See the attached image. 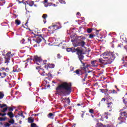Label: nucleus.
Returning a JSON list of instances; mask_svg holds the SVG:
<instances>
[{
	"label": "nucleus",
	"instance_id": "f257e3e1",
	"mask_svg": "<svg viewBox=\"0 0 127 127\" xmlns=\"http://www.w3.org/2000/svg\"><path fill=\"white\" fill-rule=\"evenodd\" d=\"M56 91L61 96H68L72 92V83L64 82L58 86Z\"/></svg>",
	"mask_w": 127,
	"mask_h": 127
},
{
	"label": "nucleus",
	"instance_id": "f03ea898",
	"mask_svg": "<svg viewBox=\"0 0 127 127\" xmlns=\"http://www.w3.org/2000/svg\"><path fill=\"white\" fill-rule=\"evenodd\" d=\"M102 55L104 56L103 59L104 60L99 59V62L103 65L112 64L114 60L116 59V55L113 52H106L104 53Z\"/></svg>",
	"mask_w": 127,
	"mask_h": 127
},
{
	"label": "nucleus",
	"instance_id": "7ed1b4c3",
	"mask_svg": "<svg viewBox=\"0 0 127 127\" xmlns=\"http://www.w3.org/2000/svg\"><path fill=\"white\" fill-rule=\"evenodd\" d=\"M126 108H124L120 110V117L118 119L119 123L116 125V127H119L120 125H122L123 123H126V121H127L126 118H127V111H126Z\"/></svg>",
	"mask_w": 127,
	"mask_h": 127
},
{
	"label": "nucleus",
	"instance_id": "20e7f679",
	"mask_svg": "<svg viewBox=\"0 0 127 127\" xmlns=\"http://www.w3.org/2000/svg\"><path fill=\"white\" fill-rule=\"evenodd\" d=\"M34 35L36 36L35 37L36 39L35 42L36 43L39 44L40 42H41L42 40L45 43H46V40L42 37V35H39L38 34H34Z\"/></svg>",
	"mask_w": 127,
	"mask_h": 127
},
{
	"label": "nucleus",
	"instance_id": "39448f33",
	"mask_svg": "<svg viewBox=\"0 0 127 127\" xmlns=\"http://www.w3.org/2000/svg\"><path fill=\"white\" fill-rule=\"evenodd\" d=\"M31 60H33V61H34L35 62H39V63L42 62V59H41V57H38L37 56H34L33 59H27L26 61L27 62H29V61H31Z\"/></svg>",
	"mask_w": 127,
	"mask_h": 127
},
{
	"label": "nucleus",
	"instance_id": "423d86ee",
	"mask_svg": "<svg viewBox=\"0 0 127 127\" xmlns=\"http://www.w3.org/2000/svg\"><path fill=\"white\" fill-rule=\"evenodd\" d=\"M86 44V43L85 42H76L74 45L75 47H77V46H81V47H85V45Z\"/></svg>",
	"mask_w": 127,
	"mask_h": 127
},
{
	"label": "nucleus",
	"instance_id": "0eeeda50",
	"mask_svg": "<svg viewBox=\"0 0 127 127\" xmlns=\"http://www.w3.org/2000/svg\"><path fill=\"white\" fill-rule=\"evenodd\" d=\"M91 64V67H98L99 66V61L98 60L92 61Z\"/></svg>",
	"mask_w": 127,
	"mask_h": 127
},
{
	"label": "nucleus",
	"instance_id": "6e6552de",
	"mask_svg": "<svg viewBox=\"0 0 127 127\" xmlns=\"http://www.w3.org/2000/svg\"><path fill=\"white\" fill-rule=\"evenodd\" d=\"M107 119H108V113H105L104 114L102 115L101 118H100L99 120L100 121L103 122L104 120H107Z\"/></svg>",
	"mask_w": 127,
	"mask_h": 127
},
{
	"label": "nucleus",
	"instance_id": "1a4fd4ad",
	"mask_svg": "<svg viewBox=\"0 0 127 127\" xmlns=\"http://www.w3.org/2000/svg\"><path fill=\"white\" fill-rule=\"evenodd\" d=\"M49 29H53L54 31L57 30V29H59V27L56 25L50 26L48 27Z\"/></svg>",
	"mask_w": 127,
	"mask_h": 127
},
{
	"label": "nucleus",
	"instance_id": "9d476101",
	"mask_svg": "<svg viewBox=\"0 0 127 127\" xmlns=\"http://www.w3.org/2000/svg\"><path fill=\"white\" fill-rule=\"evenodd\" d=\"M55 67V64H48L47 65L45 66V68L47 67V69H52Z\"/></svg>",
	"mask_w": 127,
	"mask_h": 127
},
{
	"label": "nucleus",
	"instance_id": "9b49d317",
	"mask_svg": "<svg viewBox=\"0 0 127 127\" xmlns=\"http://www.w3.org/2000/svg\"><path fill=\"white\" fill-rule=\"evenodd\" d=\"M86 40V37L84 36H78L77 37V41L78 42H84V40Z\"/></svg>",
	"mask_w": 127,
	"mask_h": 127
},
{
	"label": "nucleus",
	"instance_id": "f8f14e48",
	"mask_svg": "<svg viewBox=\"0 0 127 127\" xmlns=\"http://www.w3.org/2000/svg\"><path fill=\"white\" fill-rule=\"evenodd\" d=\"M75 51H76L78 56L83 55V50H80L79 48L75 49Z\"/></svg>",
	"mask_w": 127,
	"mask_h": 127
},
{
	"label": "nucleus",
	"instance_id": "ddd939ff",
	"mask_svg": "<svg viewBox=\"0 0 127 127\" xmlns=\"http://www.w3.org/2000/svg\"><path fill=\"white\" fill-rule=\"evenodd\" d=\"M107 106L108 109H109L110 110H112L113 109V107H114V104L112 102H108L107 103Z\"/></svg>",
	"mask_w": 127,
	"mask_h": 127
},
{
	"label": "nucleus",
	"instance_id": "4468645a",
	"mask_svg": "<svg viewBox=\"0 0 127 127\" xmlns=\"http://www.w3.org/2000/svg\"><path fill=\"white\" fill-rule=\"evenodd\" d=\"M66 51L67 52H72V53H74V52H76L75 49L74 48H67L66 49Z\"/></svg>",
	"mask_w": 127,
	"mask_h": 127
},
{
	"label": "nucleus",
	"instance_id": "2eb2a0df",
	"mask_svg": "<svg viewBox=\"0 0 127 127\" xmlns=\"http://www.w3.org/2000/svg\"><path fill=\"white\" fill-rule=\"evenodd\" d=\"M13 55H14V54H11V52H8L6 54L5 57H6L7 58H9V59H10V58H11V57H12V56H13Z\"/></svg>",
	"mask_w": 127,
	"mask_h": 127
},
{
	"label": "nucleus",
	"instance_id": "dca6fc26",
	"mask_svg": "<svg viewBox=\"0 0 127 127\" xmlns=\"http://www.w3.org/2000/svg\"><path fill=\"white\" fill-rule=\"evenodd\" d=\"M89 67H91V64H86V66H81V69H82V70L86 72V69H88Z\"/></svg>",
	"mask_w": 127,
	"mask_h": 127
},
{
	"label": "nucleus",
	"instance_id": "f3484780",
	"mask_svg": "<svg viewBox=\"0 0 127 127\" xmlns=\"http://www.w3.org/2000/svg\"><path fill=\"white\" fill-rule=\"evenodd\" d=\"M28 122L29 124H33L34 123V119H32V117H29L28 118Z\"/></svg>",
	"mask_w": 127,
	"mask_h": 127
},
{
	"label": "nucleus",
	"instance_id": "a211bd4d",
	"mask_svg": "<svg viewBox=\"0 0 127 127\" xmlns=\"http://www.w3.org/2000/svg\"><path fill=\"white\" fill-rule=\"evenodd\" d=\"M106 100H107V102H111V100H113V98L112 97L110 96L109 94H108L106 95Z\"/></svg>",
	"mask_w": 127,
	"mask_h": 127
},
{
	"label": "nucleus",
	"instance_id": "6ab92c4d",
	"mask_svg": "<svg viewBox=\"0 0 127 127\" xmlns=\"http://www.w3.org/2000/svg\"><path fill=\"white\" fill-rule=\"evenodd\" d=\"M47 16H48V15L47 14H43L42 18L45 19V20H43L44 23H46V18H47Z\"/></svg>",
	"mask_w": 127,
	"mask_h": 127
},
{
	"label": "nucleus",
	"instance_id": "aec40b11",
	"mask_svg": "<svg viewBox=\"0 0 127 127\" xmlns=\"http://www.w3.org/2000/svg\"><path fill=\"white\" fill-rule=\"evenodd\" d=\"M48 118H49V119H54V114H53V113H50L48 116H47Z\"/></svg>",
	"mask_w": 127,
	"mask_h": 127
},
{
	"label": "nucleus",
	"instance_id": "412c9836",
	"mask_svg": "<svg viewBox=\"0 0 127 127\" xmlns=\"http://www.w3.org/2000/svg\"><path fill=\"white\" fill-rule=\"evenodd\" d=\"M7 116H8V117H9L10 119H12V118H13V117H14V115H13V113H12V112H8L7 114Z\"/></svg>",
	"mask_w": 127,
	"mask_h": 127
},
{
	"label": "nucleus",
	"instance_id": "4be33fe9",
	"mask_svg": "<svg viewBox=\"0 0 127 127\" xmlns=\"http://www.w3.org/2000/svg\"><path fill=\"white\" fill-rule=\"evenodd\" d=\"M12 71L14 72V73H17L18 72V68H17V65H15L13 67V70Z\"/></svg>",
	"mask_w": 127,
	"mask_h": 127
},
{
	"label": "nucleus",
	"instance_id": "5701e85b",
	"mask_svg": "<svg viewBox=\"0 0 127 127\" xmlns=\"http://www.w3.org/2000/svg\"><path fill=\"white\" fill-rule=\"evenodd\" d=\"M78 56L80 62H83L82 60L84 59V56L83 55H79Z\"/></svg>",
	"mask_w": 127,
	"mask_h": 127
},
{
	"label": "nucleus",
	"instance_id": "b1692460",
	"mask_svg": "<svg viewBox=\"0 0 127 127\" xmlns=\"http://www.w3.org/2000/svg\"><path fill=\"white\" fill-rule=\"evenodd\" d=\"M73 73H75L76 75L78 76H81V74L80 73V69H76Z\"/></svg>",
	"mask_w": 127,
	"mask_h": 127
},
{
	"label": "nucleus",
	"instance_id": "393cba45",
	"mask_svg": "<svg viewBox=\"0 0 127 127\" xmlns=\"http://www.w3.org/2000/svg\"><path fill=\"white\" fill-rule=\"evenodd\" d=\"M96 127H106V126H104L102 123H98L96 125Z\"/></svg>",
	"mask_w": 127,
	"mask_h": 127
},
{
	"label": "nucleus",
	"instance_id": "a878e982",
	"mask_svg": "<svg viewBox=\"0 0 127 127\" xmlns=\"http://www.w3.org/2000/svg\"><path fill=\"white\" fill-rule=\"evenodd\" d=\"M9 60H10V59L8 58H6V57H5V61L4 63H9Z\"/></svg>",
	"mask_w": 127,
	"mask_h": 127
},
{
	"label": "nucleus",
	"instance_id": "bb28decb",
	"mask_svg": "<svg viewBox=\"0 0 127 127\" xmlns=\"http://www.w3.org/2000/svg\"><path fill=\"white\" fill-rule=\"evenodd\" d=\"M48 31L50 34H53V33H54L55 32V31L54 30H53V29H50V30H48Z\"/></svg>",
	"mask_w": 127,
	"mask_h": 127
},
{
	"label": "nucleus",
	"instance_id": "cd10ccee",
	"mask_svg": "<svg viewBox=\"0 0 127 127\" xmlns=\"http://www.w3.org/2000/svg\"><path fill=\"white\" fill-rule=\"evenodd\" d=\"M15 24H16L17 25H19V24H20L21 22H20V20H18V19H16L15 20Z\"/></svg>",
	"mask_w": 127,
	"mask_h": 127
},
{
	"label": "nucleus",
	"instance_id": "c85d7f7f",
	"mask_svg": "<svg viewBox=\"0 0 127 127\" xmlns=\"http://www.w3.org/2000/svg\"><path fill=\"white\" fill-rule=\"evenodd\" d=\"M3 97H4V94H3V93L2 92H0V100L3 99Z\"/></svg>",
	"mask_w": 127,
	"mask_h": 127
},
{
	"label": "nucleus",
	"instance_id": "c756f323",
	"mask_svg": "<svg viewBox=\"0 0 127 127\" xmlns=\"http://www.w3.org/2000/svg\"><path fill=\"white\" fill-rule=\"evenodd\" d=\"M93 32V29L91 28H87V32L88 33H91V32Z\"/></svg>",
	"mask_w": 127,
	"mask_h": 127
},
{
	"label": "nucleus",
	"instance_id": "7c9ffc66",
	"mask_svg": "<svg viewBox=\"0 0 127 127\" xmlns=\"http://www.w3.org/2000/svg\"><path fill=\"white\" fill-rule=\"evenodd\" d=\"M84 77L83 79H82V82H85L86 81V78L88 77V74L87 73H85L84 74Z\"/></svg>",
	"mask_w": 127,
	"mask_h": 127
},
{
	"label": "nucleus",
	"instance_id": "2f4dec72",
	"mask_svg": "<svg viewBox=\"0 0 127 127\" xmlns=\"http://www.w3.org/2000/svg\"><path fill=\"white\" fill-rule=\"evenodd\" d=\"M7 109H8V107H5L4 108H3V110L1 111L2 113H5L7 111Z\"/></svg>",
	"mask_w": 127,
	"mask_h": 127
},
{
	"label": "nucleus",
	"instance_id": "473e14b6",
	"mask_svg": "<svg viewBox=\"0 0 127 127\" xmlns=\"http://www.w3.org/2000/svg\"><path fill=\"white\" fill-rule=\"evenodd\" d=\"M84 72L85 71H84V70L82 68H81V69H79V73L80 74V75L84 74Z\"/></svg>",
	"mask_w": 127,
	"mask_h": 127
},
{
	"label": "nucleus",
	"instance_id": "72a5a7b5",
	"mask_svg": "<svg viewBox=\"0 0 127 127\" xmlns=\"http://www.w3.org/2000/svg\"><path fill=\"white\" fill-rule=\"evenodd\" d=\"M77 106H78V107L80 106L81 107V108H84V107H85L84 106V103L83 102H82L81 103H78Z\"/></svg>",
	"mask_w": 127,
	"mask_h": 127
},
{
	"label": "nucleus",
	"instance_id": "f704fd0d",
	"mask_svg": "<svg viewBox=\"0 0 127 127\" xmlns=\"http://www.w3.org/2000/svg\"><path fill=\"white\" fill-rule=\"evenodd\" d=\"M65 103H67V104H68V105H70V98H67L66 99V100L65 101Z\"/></svg>",
	"mask_w": 127,
	"mask_h": 127
},
{
	"label": "nucleus",
	"instance_id": "c9c22d12",
	"mask_svg": "<svg viewBox=\"0 0 127 127\" xmlns=\"http://www.w3.org/2000/svg\"><path fill=\"white\" fill-rule=\"evenodd\" d=\"M106 100H107V98H103L101 99V102L99 103V104L101 105V104H102L103 102H106Z\"/></svg>",
	"mask_w": 127,
	"mask_h": 127
},
{
	"label": "nucleus",
	"instance_id": "e433bc0d",
	"mask_svg": "<svg viewBox=\"0 0 127 127\" xmlns=\"http://www.w3.org/2000/svg\"><path fill=\"white\" fill-rule=\"evenodd\" d=\"M28 4L29 5H30V6H33V4H34V1H30Z\"/></svg>",
	"mask_w": 127,
	"mask_h": 127
},
{
	"label": "nucleus",
	"instance_id": "4c0bfd02",
	"mask_svg": "<svg viewBox=\"0 0 127 127\" xmlns=\"http://www.w3.org/2000/svg\"><path fill=\"white\" fill-rule=\"evenodd\" d=\"M4 107H5V108H6V107H7V105H6V104H3L2 105L0 104V108L1 109H2V108H3Z\"/></svg>",
	"mask_w": 127,
	"mask_h": 127
},
{
	"label": "nucleus",
	"instance_id": "58836bf2",
	"mask_svg": "<svg viewBox=\"0 0 127 127\" xmlns=\"http://www.w3.org/2000/svg\"><path fill=\"white\" fill-rule=\"evenodd\" d=\"M89 112L90 114H92L93 115L95 114V111H94V110L92 109H89Z\"/></svg>",
	"mask_w": 127,
	"mask_h": 127
},
{
	"label": "nucleus",
	"instance_id": "ea45409f",
	"mask_svg": "<svg viewBox=\"0 0 127 127\" xmlns=\"http://www.w3.org/2000/svg\"><path fill=\"white\" fill-rule=\"evenodd\" d=\"M31 127H39L37 126L36 124H35V123H32V124H31Z\"/></svg>",
	"mask_w": 127,
	"mask_h": 127
},
{
	"label": "nucleus",
	"instance_id": "a19ab883",
	"mask_svg": "<svg viewBox=\"0 0 127 127\" xmlns=\"http://www.w3.org/2000/svg\"><path fill=\"white\" fill-rule=\"evenodd\" d=\"M9 124H11V125H13L14 124V120L13 119H11V120L8 121Z\"/></svg>",
	"mask_w": 127,
	"mask_h": 127
},
{
	"label": "nucleus",
	"instance_id": "79ce46f5",
	"mask_svg": "<svg viewBox=\"0 0 127 127\" xmlns=\"http://www.w3.org/2000/svg\"><path fill=\"white\" fill-rule=\"evenodd\" d=\"M11 125L8 123H6L4 125V127H10Z\"/></svg>",
	"mask_w": 127,
	"mask_h": 127
},
{
	"label": "nucleus",
	"instance_id": "37998d69",
	"mask_svg": "<svg viewBox=\"0 0 127 127\" xmlns=\"http://www.w3.org/2000/svg\"><path fill=\"white\" fill-rule=\"evenodd\" d=\"M81 63L82 64L81 67H86V66H87V64L86 63H83V62H81Z\"/></svg>",
	"mask_w": 127,
	"mask_h": 127
},
{
	"label": "nucleus",
	"instance_id": "c03bdc74",
	"mask_svg": "<svg viewBox=\"0 0 127 127\" xmlns=\"http://www.w3.org/2000/svg\"><path fill=\"white\" fill-rule=\"evenodd\" d=\"M41 75H42V76H47V74L45 73V71L41 72Z\"/></svg>",
	"mask_w": 127,
	"mask_h": 127
},
{
	"label": "nucleus",
	"instance_id": "a18cd8bd",
	"mask_svg": "<svg viewBox=\"0 0 127 127\" xmlns=\"http://www.w3.org/2000/svg\"><path fill=\"white\" fill-rule=\"evenodd\" d=\"M8 111L9 112H12L13 111V108L11 107H8Z\"/></svg>",
	"mask_w": 127,
	"mask_h": 127
},
{
	"label": "nucleus",
	"instance_id": "49530a36",
	"mask_svg": "<svg viewBox=\"0 0 127 127\" xmlns=\"http://www.w3.org/2000/svg\"><path fill=\"white\" fill-rule=\"evenodd\" d=\"M5 120H6V117H4V118L0 117V122L2 121H5Z\"/></svg>",
	"mask_w": 127,
	"mask_h": 127
},
{
	"label": "nucleus",
	"instance_id": "de8ad7c7",
	"mask_svg": "<svg viewBox=\"0 0 127 127\" xmlns=\"http://www.w3.org/2000/svg\"><path fill=\"white\" fill-rule=\"evenodd\" d=\"M18 115L21 116V117H22L23 119H24V118H25V116H24V115H23V113H21L20 114H19V113H18Z\"/></svg>",
	"mask_w": 127,
	"mask_h": 127
},
{
	"label": "nucleus",
	"instance_id": "09e8293b",
	"mask_svg": "<svg viewBox=\"0 0 127 127\" xmlns=\"http://www.w3.org/2000/svg\"><path fill=\"white\" fill-rule=\"evenodd\" d=\"M95 36H96L95 35L90 34L89 35V38L93 39V38H94V37H95Z\"/></svg>",
	"mask_w": 127,
	"mask_h": 127
},
{
	"label": "nucleus",
	"instance_id": "8fccbe9b",
	"mask_svg": "<svg viewBox=\"0 0 127 127\" xmlns=\"http://www.w3.org/2000/svg\"><path fill=\"white\" fill-rule=\"evenodd\" d=\"M34 116H35V117H36L37 116H40V117H42V115H41V113H38L34 114Z\"/></svg>",
	"mask_w": 127,
	"mask_h": 127
},
{
	"label": "nucleus",
	"instance_id": "3c124183",
	"mask_svg": "<svg viewBox=\"0 0 127 127\" xmlns=\"http://www.w3.org/2000/svg\"><path fill=\"white\" fill-rule=\"evenodd\" d=\"M118 48H122L123 47V44H118Z\"/></svg>",
	"mask_w": 127,
	"mask_h": 127
},
{
	"label": "nucleus",
	"instance_id": "603ef678",
	"mask_svg": "<svg viewBox=\"0 0 127 127\" xmlns=\"http://www.w3.org/2000/svg\"><path fill=\"white\" fill-rule=\"evenodd\" d=\"M112 92L113 94H117L118 93L116 92V91L115 89L112 90Z\"/></svg>",
	"mask_w": 127,
	"mask_h": 127
},
{
	"label": "nucleus",
	"instance_id": "864d4df0",
	"mask_svg": "<svg viewBox=\"0 0 127 127\" xmlns=\"http://www.w3.org/2000/svg\"><path fill=\"white\" fill-rule=\"evenodd\" d=\"M0 116H1L2 117H4V116H6V113H0Z\"/></svg>",
	"mask_w": 127,
	"mask_h": 127
},
{
	"label": "nucleus",
	"instance_id": "5fc2aeb1",
	"mask_svg": "<svg viewBox=\"0 0 127 127\" xmlns=\"http://www.w3.org/2000/svg\"><path fill=\"white\" fill-rule=\"evenodd\" d=\"M57 57L58 58H59V59H60V58H61V56L60 55V54H58L57 55Z\"/></svg>",
	"mask_w": 127,
	"mask_h": 127
},
{
	"label": "nucleus",
	"instance_id": "6e6d98bb",
	"mask_svg": "<svg viewBox=\"0 0 127 127\" xmlns=\"http://www.w3.org/2000/svg\"><path fill=\"white\" fill-rule=\"evenodd\" d=\"M64 1V0H59V1L60 2V3H63Z\"/></svg>",
	"mask_w": 127,
	"mask_h": 127
},
{
	"label": "nucleus",
	"instance_id": "4d7b16f0",
	"mask_svg": "<svg viewBox=\"0 0 127 127\" xmlns=\"http://www.w3.org/2000/svg\"><path fill=\"white\" fill-rule=\"evenodd\" d=\"M2 74L3 75L4 77H5L6 76V73H5V72H2Z\"/></svg>",
	"mask_w": 127,
	"mask_h": 127
},
{
	"label": "nucleus",
	"instance_id": "13d9d810",
	"mask_svg": "<svg viewBox=\"0 0 127 127\" xmlns=\"http://www.w3.org/2000/svg\"><path fill=\"white\" fill-rule=\"evenodd\" d=\"M47 60H44L43 61V63L44 64H47Z\"/></svg>",
	"mask_w": 127,
	"mask_h": 127
},
{
	"label": "nucleus",
	"instance_id": "bf43d9fd",
	"mask_svg": "<svg viewBox=\"0 0 127 127\" xmlns=\"http://www.w3.org/2000/svg\"><path fill=\"white\" fill-rule=\"evenodd\" d=\"M76 15H79V16H81V13H80V12H78L76 13Z\"/></svg>",
	"mask_w": 127,
	"mask_h": 127
},
{
	"label": "nucleus",
	"instance_id": "052dcab7",
	"mask_svg": "<svg viewBox=\"0 0 127 127\" xmlns=\"http://www.w3.org/2000/svg\"><path fill=\"white\" fill-rule=\"evenodd\" d=\"M21 68H18V72H21Z\"/></svg>",
	"mask_w": 127,
	"mask_h": 127
},
{
	"label": "nucleus",
	"instance_id": "680f3d73",
	"mask_svg": "<svg viewBox=\"0 0 127 127\" xmlns=\"http://www.w3.org/2000/svg\"><path fill=\"white\" fill-rule=\"evenodd\" d=\"M27 23H28V20H27V22L25 24V26H27Z\"/></svg>",
	"mask_w": 127,
	"mask_h": 127
},
{
	"label": "nucleus",
	"instance_id": "e2e57ef3",
	"mask_svg": "<svg viewBox=\"0 0 127 127\" xmlns=\"http://www.w3.org/2000/svg\"><path fill=\"white\" fill-rule=\"evenodd\" d=\"M67 98H66V97H65V98H63V101H65V100H67Z\"/></svg>",
	"mask_w": 127,
	"mask_h": 127
},
{
	"label": "nucleus",
	"instance_id": "0e129e2a",
	"mask_svg": "<svg viewBox=\"0 0 127 127\" xmlns=\"http://www.w3.org/2000/svg\"><path fill=\"white\" fill-rule=\"evenodd\" d=\"M48 1V0H44V2H45V3H47Z\"/></svg>",
	"mask_w": 127,
	"mask_h": 127
},
{
	"label": "nucleus",
	"instance_id": "69168bd1",
	"mask_svg": "<svg viewBox=\"0 0 127 127\" xmlns=\"http://www.w3.org/2000/svg\"><path fill=\"white\" fill-rule=\"evenodd\" d=\"M63 3H64V4H66V2L64 0Z\"/></svg>",
	"mask_w": 127,
	"mask_h": 127
},
{
	"label": "nucleus",
	"instance_id": "338daca9",
	"mask_svg": "<svg viewBox=\"0 0 127 127\" xmlns=\"http://www.w3.org/2000/svg\"><path fill=\"white\" fill-rule=\"evenodd\" d=\"M81 29H82V27L79 28V31H81Z\"/></svg>",
	"mask_w": 127,
	"mask_h": 127
},
{
	"label": "nucleus",
	"instance_id": "774afa93",
	"mask_svg": "<svg viewBox=\"0 0 127 127\" xmlns=\"http://www.w3.org/2000/svg\"><path fill=\"white\" fill-rule=\"evenodd\" d=\"M1 70H5V68L4 67H1Z\"/></svg>",
	"mask_w": 127,
	"mask_h": 127
}]
</instances>
